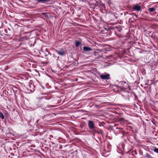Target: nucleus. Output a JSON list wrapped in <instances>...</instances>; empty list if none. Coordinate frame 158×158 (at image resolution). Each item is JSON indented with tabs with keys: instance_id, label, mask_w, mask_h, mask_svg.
<instances>
[{
	"instance_id": "obj_15",
	"label": "nucleus",
	"mask_w": 158,
	"mask_h": 158,
	"mask_svg": "<svg viewBox=\"0 0 158 158\" xmlns=\"http://www.w3.org/2000/svg\"><path fill=\"white\" fill-rule=\"evenodd\" d=\"M146 157L148 158H153L148 153H147L146 154Z\"/></svg>"
},
{
	"instance_id": "obj_19",
	"label": "nucleus",
	"mask_w": 158,
	"mask_h": 158,
	"mask_svg": "<svg viewBox=\"0 0 158 158\" xmlns=\"http://www.w3.org/2000/svg\"><path fill=\"white\" fill-rule=\"evenodd\" d=\"M129 127L130 128H131V129H132V127H131V126H130Z\"/></svg>"
},
{
	"instance_id": "obj_21",
	"label": "nucleus",
	"mask_w": 158,
	"mask_h": 158,
	"mask_svg": "<svg viewBox=\"0 0 158 158\" xmlns=\"http://www.w3.org/2000/svg\"><path fill=\"white\" fill-rule=\"evenodd\" d=\"M43 14L44 15H45L46 14L45 13H43Z\"/></svg>"
},
{
	"instance_id": "obj_2",
	"label": "nucleus",
	"mask_w": 158,
	"mask_h": 158,
	"mask_svg": "<svg viewBox=\"0 0 158 158\" xmlns=\"http://www.w3.org/2000/svg\"><path fill=\"white\" fill-rule=\"evenodd\" d=\"M26 86L27 89L30 90L31 91H34V88H35V86L33 83L29 82L26 85Z\"/></svg>"
},
{
	"instance_id": "obj_4",
	"label": "nucleus",
	"mask_w": 158,
	"mask_h": 158,
	"mask_svg": "<svg viewBox=\"0 0 158 158\" xmlns=\"http://www.w3.org/2000/svg\"><path fill=\"white\" fill-rule=\"evenodd\" d=\"M55 51L57 54L62 56L66 54L65 51L63 48L60 49L59 50H56Z\"/></svg>"
},
{
	"instance_id": "obj_16",
	"label": "nucleus",
	"mask_w": 158,
	"mask_h": 158,
	"mask_svg": "<svg viewBox=\"0 0 158 158\" xmlns=\"http://www.w3.org/2000/svg\"><path fill=\"white\" fill-rule=\"evenodd\" d=\"M153 151L155 152L158 153V148H157L155 147L154 148Z\"/></svg>"
},
{
	"instance_id": "obj_7",
	"label": "nucleus",
	"mask_w": 158,
	"mask_h": 158,
	"mask_svg": "<svg viewBox=\"0 0 158 158\" xmlns=\"http://www.w3.org/2000/svg\"><path fill=\"white\" fill-rule=\"evenodd\" d=\"M116 129L119 130L118 131L119 133L123 134V135L125 133V131L123 128H119L118 127H116Z\"/></svg>"
},
{
	"instance_id": "obj_20",
	"label": "nucleus",
	"mask_w": 158,
	"mask_h": 158,
	"mask_svg": "<svg viewBox=\"0 0 158 158\" xmlns=\"http://www.w3.org/2000/svg\"><path fill=\"white\" fill-rule=\"evenodd\" d=\"M117 125V124H115L114 125V127H116Z\"/></svg>"
},
{
	"instance_id": "obj_12",
	"label": "nucleus",
	"mask_w": 158,
	"mask_h": 158,
	"mask_svg": "<svg viewBox=\"0 0 158 158\" xmlns=\"http://www.w3.org/2000/svg\"><path fill=\"white\" fill-rule=\"evenodd\" d=\"M155 10H156L153 7L150 8H148L149 11L151 12H152L154 11Z\"/></svg>"
},
{
	"instance_id": "obj_14",
	"label": "nucleus",
	"mask_w": 158,
	"mask_h": 158,
	"mask_svg": "<svg viewBox=\"0 0 158 158\" xmlns=\"http://www.w3.org/2000/svg\"><path fill=\"white\" fill-rule=\"evenodd\" d=\"M0 118H1L2 119H4V116L3 113L1 112L0 113Z\"/></svg>"
},
{
	"instance_id": "obj_1",
	"label": "nucleus",
	"mask_w": 158,
	"mask_h": 158,
	"mask_svg": "<svg viewBox=\"0 0 158 158\" xmlns=\"http://www.w3.org/2000/svg\"><path fill=\"white\" fill-rule=\"evenodd\" d=\"M88 126L90 129L93 131H96L95 124L93 121L91 120L88 121Z\"/></svg>"
},
{
	"instance_id": "obj_22",
	"label": "nucleus",
	"mask_w": 158,
	"mask_h": 158,
	"mask_svg": "<svg viewBox=\"0 0 158 158\" xmlns=\"http://www.w3.org/2000/svg\"><path fill=\"white\" fill-rule=\"evenodd\" d=\"M148 84V83H146V84H145V85H147Z\"/></svg>"
},
{
	"instance_id": "obj_13",
	"label": "nucleus",
	"mask_w": 158,
	"mask_h": 158,
	"mask_svg": "<svg viewBox=\"0 0 158 158\" xmlns=\"http://www.w3.org/2000/svg\"><path fill=\"white\" fill-rule=\"evenodd\" d=\"M94 132L95 133L96 132L98 134H102L104 133V132L102 130H101V131H94Z\"/></svg>"
},
{
	"instance_id": "obj_17",
	"label": "nucleus",
	"mask_w": 158,
	"mask_h": 158,
	"mask_svg": "<svg viewBox=\"0 0 158 158\" xmlns=\"http://www.w3.org/2000/svg\"><path fill=\"white\" fill-rule=\"evenodd\" d=\"M132 15H134L136 17V18H138V16L137 15H136L135 13H133L132 14Z\"/></svg>"
},
{
	"instance_id": "obj_8",
	"label": "nucleus",
	"mask_w": 158,
	"mask_h": 158,
	"mask_svg": "<svg viewBox=\"0 0 158 158\" xmlns=\"http://www.w3.org/2000/svg\"><path fill=\"white\" fill-rule=\"evenodd\" d=\"M83 50L85 51H92V49L91 48L86 46H85L83 47Z\"/></svg>"
},
{
	"instance_id": "obj_18",
	"label": "nucleus",
	"mask_w": 158,
	"mask_h": 158,
	"mask_svg": "<svg viewBox=\"0 0 158 158\" xmlns=\"http://www.w3.org/2000/svg\"><path fill=\"white\" fill-rule=\"evenodd\" d=\"M116 34V35L118 36V37H121V34H117L116 33V34Z\"/></svg>"
},
{
	"instance_id": "obj_9",
	"label": "nucleus",
	"mask_w": 158,
	"mask_h": 158,
	"mask_svg": "<svg viewBox=\"0 0 158 158\" xmlns=\"http://www.w3.org/2000/svg\"><path fill=\"white\" fill-rule=\"evenodd\" d=\"M81 41H77V40H76L75 41V46L76 47H78L81 45Z\"/></svg>"
},
{
	"instance_id": "obj_6",
	"label": "nucleus",
	"mask_w": 158,
	"mask_h": 158,
	"mask_svg": "<svg viewBox=\"0 0 158 158\" xmlns=\"http://www.w3.org/2000/svg\"><path fill=\"white\" fill-rule=\"evenodd\" d=\"M38 3H45L50 1V0H35Z\"/></svg>"
},
{
	"instance_id": "obj_3",
	"label": "nucleus",
	"mask_w": 158,
	"mask_h": 158,
	"mask_svg": "<svg viewBox=\"0 0 158 158\" xmlns=\"http://www.w3.org/2000/svg\"><path fill=\"white\" fill-rule=\"evenodd\" d=\"M132 10L136 11H141L142 10L141 7L140 5L136 4L133 6Z\"/></svg>"
},
{
	"instance_id": "obj_5",
	"label": "nucleus",
	"mask_w": 158,
	"mask_h": 158,
	"mask_svg": "<svg viewBox=\"0 0 158 158\" xmlns=\"http://www.w3.org/2000/svg\"><path fill=\"white\" fill-rule=\"evenodd\" d=\"M100 77L102 79L108 80L110 78V75L109 74L106 75H100Z\"/></svg>"
},
{
	"instance_id": "obj_11",
	"label": "nucleus",
	"mask_w": 158,
	"mask_h": 158,
	"mask_svg": "<svg viewBox=\"0 0 158 158\" xmlns=\"http://www.w3.org/2000/svg\"><path fill=\"white\" fill-rule=\"evenodd\" d=\"M114 29L115 30V34H116L117 32H120L122 29L120 28H118L117 27H114Z\"/></svg>"
},
{
	"instance_id": "obj_10",
	"label": "nucleus",
	"mask_w": 158,
	"mask_h": 158,
	"mask_svg": "<svg viewBox=\"0 0 158 158\" xmlns=\"http://www.w3.org/2000/svg\"><path fill=\"white\" fill-rule=\"evenodd\" d=\"M119 121L120 123H124L127 122L128 121L127 120H125V119L123 118H119Z\"/></svg>"
}]
</instances>
